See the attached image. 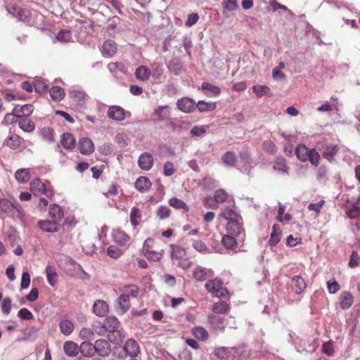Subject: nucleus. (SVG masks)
I'll list each match as a JSON object with an SVG mask.
<instances>
[{"label": "nucleus", "mask_w": 360, "mask_h": 360, "mask_svg": "<svg viewBox=\"0 0 360 360\" xmlns=\"http://www.w3.org/2000/svg\"><path fill=\"white\" fill-rule=\"evenodd\" d=\"M0 212L13 219H22L24 215L22 206L15 200L7 198H0Z\"/></svg>", "instance_id": "1"}, {"label": "nucleus", "mask_w": 360, "mask_h": 360, "mask_svg": "<svg viewBox=\"0 0 360 360\" xmlns=\"http://www.w3.org/2000/svg\"><path fill=\"white\" fill-rule=\"evenodd\" d=\"M207 290L217 297H224L228 291L223 288L222 282L218 278L210 280L205 285Z\"/></svg>", "instance_id": "2"}, {"label": "nucleus", "mask_w": 360, "mask_h": 360, "mask_svg": "<svg viewBox=\"0 0 360 360\" xmlns=\"http://www.w3.org/2000/svg\"><path fill=\"white\" fill-rule=\"evenodd\" d=\"M227 231L235 236H242L243 239L245 236V230L243 227V219L242 217L236 220H231L228 221L226 225Z\"/></svg>", "instance_id": "3"}, {"label": "nucleus", "mask_w": 360, "mask_h": 360, "mask_svg": "<svg viewBox=\"0 0 360 360\" xmlns=\"http://www.w3.org/2000/svg\"><path fill=\"white\" fill-rule=\"evenodd\" d=\"M176 105L181 111L186 113L191 112L195 109V102L188 97L178 99Z\"/></svg>", "instance_id": "4"}, {"label": "nucleus", "mask_w": 360, "mask_h": 360, "mask_svg": "<svg viewBox=\"0 0 360 360\" xmlns=\"http://www.w3.org/2000/svg\"><path fill=\"white\" fill-rule=\"evenodd\" d=\"M107 115L109 118L115 121H122L125 119L124 110L118 105H112L108 110Z\"/></svg>", "instance_id": "5"}, {"label": "nucleus", "mask_w": 360, "mask_h": 360, "mask_svg": "<svg viewBox=\"0 0 360 360\" xmlns=\"http://www.w3.org/2000/svg\"><path fill=\"white\" fill-rule=\"evenodd\" d=\"M95 352L99 356H108L110 353V346L108 342L103 339H99L94 344Z\"/></svg>", "instance_id": "6"}, {"label": "nucleus", "mask_w": 360, "mask_h": 360, "mask_svg": "<svg viewBox=\"0 0 360 360\" xmlns=\"http://www.w3.org/2000/svg\"><path fill=\"white\" fill-rule=\"evenodd\" d=\"M34 107L31 104L16 105L13 108V115L18 118L27 117L32 113Z\"/></svg>", "instance_id": "7"}, {"label": "nucleus", "mask_w": 360, "mask_h": 360, "mask_svg": "<svg viewBox=\"0 0 360 360\" xmlns=\"http://www.w3.org/2000/svg\"><path fill=\"white\" fill-rule=\"evenodd\" d=\"M123 349L125 354L130 356L131 357L136 356L140 351L137 342L133 339H129L126 342Z\"/></svg>", "instance_id": "8"}, {"label": "nucleus", "mask_w": 360, "mask_h": 360, "mask_svg": "<svg viewBox=\"0 0 360 360\" xmlns=\"http://www.w3.org/2000/svg\"><path fill=\"white\" fill-rule=\"evenodd\" d=\"M139 166L143 170H150L153 165V158L148 153H142L138 160Z\"/></svg>", "instance_id": "9"}, {"label": "nucleus", "mask_w": 360, "mask_h": 360, "mask_svg": "<svg viewBox=\"0 0 360 360\" xmlns=\"http://www.w3.org/2000/svg\"><path fill=\"white\" fill-rule=\"evenodd\" d=\"M150 241H151V240L150 238H148V239L146 240L144 242L143 248L144 255L146 257L147 259H150L152 261H154V262L159 261L162 257L163 250H161L160 252L150 250L148 248V243Z\"/></svg>", "instance_id": "10"}, {"label": "nucleus", "mask_w": 360, "mask_h": 360, "mask_svg": "<svg viewBox=\"0 0 360 360\" xmlns=\"http://www.w3.org/2000/svg\"><path fill=\"white\" fill-rule=\"evenodd\" d=\"M117 52V44L115 41L110 39H108L104 41L102 48L101 53L103 56L106 58L112 57Z\"/></svg>", "instance_id": "11"}, {"label": "nucleus", "mask_w": 360, "mask_h": 360, "mask_svg": "<svg viewBox=\"0 0 360 360\" xmlns=\"http://www.w3.org/2000/svg\"><path fill=\"white\" fill-rule=\"evenodd\" d=\"M79 149L82 154L89 155L94 152V146L89 138H82L79 141Z\"/></svg>", "instance_id": "12"}, {"label": "nucleus", "mask_w": 360, "mask_h": 360, "mask_svg": "<svg viewBox=\"0 0 360 360\" xmlns=\"http://www.w3.org/2000/svg\"><path fill=\"white\" fill-rule=\"evenodd\" d=\"M200 89L210 97L217 96L221 93V89L218 86L213 85L209 82H203Z\"/></svg>", "instance_id": "13"}, {"label": "nucleus", "mask_w": 360, "mask_h": 360, "mask_svg": "<svg viewBox=\"0 0 360 360\" xmlns=\"http://www.w3.org/2000/svg\"><path fill=\"white\" fill-rule=\"evenodd\" d=\"M38 226L40 229L46 233H56L58 231L57 222L49 220L39 221Z\"/></svg>", "instance_id": "14"}, {"label": "nucleus", "mask_w": 360, "mask_h": 360, "mask_svg": "<svg viewBox=\"0 0 360 360\" xmlns=\"http://www.w3.org/2000/svg\"><path fill=\"white\" fill-rule=\"evenodd\" d=\"M94 312L98 316H105L108 311V306L103 300H96L93 306Z\"/></svg>", "instance_id": "15"}, {"label": "nucleus", "mask_w": 360, "mask_h": 360, "mask_svg": "<svg viewBox=\"0 0 360 360\" xmlns=\"http://www.w3.org/2000/svg\"><path fill=\"white\" fill-rule=\"evenodd\" d=\"M135 188L141 193L148 191L151 187L150 179L146 176L139 177L135 182Z\"/></svg>", "instance_id": "16"}, {"label": "nucleus", "mask_w": 360, "mask_h": 360, "mask_svg": "<svg viewBox=\"0 0 360 360\" xmlns=\"http://www.w3.org/2000/svg\"><path fill=\"white\" fill-rule=\"evenodd\" d=\"M62 146L67 149H72L76 145V140L70 133H64L60 137Z\"/></svg>", "instance_id": "17"}, {"label": "nucleus", "mask_w": 360, "mask_h": 360, "mask_svg": "<svg viewBox=\"0 0 360 360\" xmlns=\"http://www.w3.org/2000/svg\"><path fill=\"white\" fill-rule=\"evenodd\" d=\"M167 68L169 71L175 75H179L184 70L181 62L178 58L171 60L167 64Z\"/></svg>", "instance_id": "18"}, {"label": "nucleus", "mask_w": 360, "mask_h": 360, "mask_svg": "<svg viewBox=\"0 0 360 360\" xmlns=\"http://www.w3.org/2000/svg\"><path fill=\"white\" fill-rule=\"evenodd\" d=\"M63 351L66 355L70 357H75L79 353V348L74 342L66 341L63 345Z\"/></svg>", "instance_id": "19"}, {"label": "nucleus", "mask_w": 360, "mask_h": 360, "mask_svg": "<svg viewBox=\"0 0 360 360\" xmlns=\"http://www.w3.org/2000/svg\"><path fill=\"white\" fill-rule=\"evenodd\" d=\"M354 302L353 295L347 291L343 292L340 295V307L342 309H349Z\"/></svg>", "instance_id": "20"}, {"label": "nucleus", "mask_w": 360, "mask_h": 360, "mask_svg": "<svg viewBox=\"0 0 360 360\" xmlns=\"http://www.w3.org/2000/svg\"><path fill=\"white\" fill-rule=\"evenodd\" d=\"M49 215L53 221L58 223L63 217V212L58 205H52L49 207Z\"/></svg>", "instance_id": "21"}, {"label": "nucleus", "mask_w": 360, "mask_h": 360, "mask_svg": "<svg viewBox=\"0 0 360 360\" xmlns=\"http://www.w3.org/2000/svg\"><path fill=\"white\" fill-rule=\"evenodd\" d=\"M309 153L310 149H308L304 144L298 145L295 149L297 158L303 162L308 161Z\"/></svg>", "instance_id": "22"}, {"label": "nucleus", "mask_w": 360, "mask_h": 360, "mask_svg": "<svg viewBox=\"0 0 360 360\" xmlns=\"http://www.w3.org/2000/svg\"><path fill=\"white\" fill-rule=\"evenodd\" d=\"M15 178L20 184L27 183L30 179V169L25 168L18 169L15 173Z\"/></svg>", "instance_id": "23"}, {"label": "nucleus", "mask_w": 360, "mask_h": 360, "mask_svg": "<svg viewBox=\"0 0 360 360\" xmlns=\"http://www.w3.org/2000/svg\"><path fill=\"white\" fill-rule=\"evenodd\" d=\"M79 350L84 356H92L95 354L94 345L89 341H84L80 345Z\"/></svg>", "instance_id": "24"}, {"label": "nucleus", "mask_w": 360, "mask_h": 360, "mask_svg": "<svg viewBox=\"0 0 360 360\" xmlns=\"http://www.w3.org/2000/svg\"><path fill=\"white\" fill-rule=\"evenodd\" d=\"M117 302L122 313H125L130 308V298L128 294L121 295Z\"/></svg>", "instance_id": "25"}, {"label": "nucleus", "mask_w": 360, "mask_h": 360, "mask_svg": "<svg viewBox=\"0 0 360 360\" xmlns=\"http://www.w3.org/2000/svg\"><path fill=\"white\" fill-rule=\"evenodd\" d=\"M274 171L283 174H288L289 167L286 165V161L283 158H277L274 165Z\"/></svg>", "instance_id": "26"}, {"label": "nucleus", "mask_w": 360, "mask_h": 360, "mask_svg": "<svg viewBox=\"0 0 360 360\" xmlns=\"http://www.w3.org/2000/svg\"><path fill=\"white\" fill-rule=\"evenodd\" d=\"M108 339L113 344L118 345L122 342L124 338V333L119 329L115 331H110L107 334Z\"/></svg>", "instance_id": "27"}, {"label": "nucleus", "mask_w": 360, "mask_h": 360, "mask_svg": "<svg viewBox=\"0 0 360 360\" xmlns=\"http://www.w3.org/2000/svg\"><path fill=\"white\" fill-rule=\"evenodd\" d=\"M295 292L297 294H301L306 288V283L303 278L300 276H295L292 278Z\"/></svg>", "instance_id": "28"}, {"label": "nucleus", "mask_w": 360, "mask_h": 360, "mask_svg": "<svg viewBox=\"0 0 360 360\" xmlns=\"http://www.w3.org/2000/svg\"><path fill=\"white\" fill-rule=\"evenodd\" d=\"M30 188L34 195L37 193L41 194L46 193L45 185L39 179H35L32 181L30 183Z\"/></svg>", "instance_id": "29"}, {"label": "nucleus", "mask_w": 360, "mask_h": 360, "mask_svg": "<svg viewBox=\"0 0 360 360\" xmlns=\"http://www.w3.org/2000/svg\"><path fill=\"white\" fill-rule=\"evenodd\" d=\"M150 70L146 66L141 65L138 67L135 72V75L139 80L146 81L150 78Z\"/></svg>", "instance_id": "30"}, {"label": "nucleus", "mask_w": 360, "mask_h": 360, "mask_svg": "<svg viewBox=\"0 0 360 360\" xmlns=\"http://www.w3.org/2000/svg\"><path fill=\"white\" fill-rule=\"evenodd\" d=\"M171 257L172 259H180L186 257V252L184 248L171 245Z\"/></svg>", "instance_id": "31"}, {"label": "nucleus", "mask_w": 360, "mask_h": 360, "mask_svg": "<svg viewBox=\"0 0 360 360\" xmlns=\"http://www.w3.org/2000/svg\"><path fill=\"white\" fill-rule=\"evenodd\" d=\"M108 333L120 328V321L115 316H110L104 321Z\"/></svg>", "instance_id": "32"}, {"label": "nucleus", "mask_w": 360, "mask_h": 360, "mask_svg": "<svg viewBox=\"0 0 360 360\" xmlns=\"http://www.w3.org/2000/svg\"><path fill=\"white\" fill-rule=\"evenodd\" d=\"M209 320L216 330L222 331L224 329V320L220 316L211 314L209 316Z\"/></svg>", "instance_id": "33"}, {"label": "nucleus", "mask_w": 360, "mask_h": 360, "mask_svg": "<svg viewBox=\"0 0 360 360\" xmlns=\"http://www.w3.org/2000/svg\"><path fill=\"white\" fill-rule=\"evenodd\" d=\"M60 332L65 335H70L74 330V324L72 321L65 319L62 320L59 324Z\"/></svg>", "instance_id": "34"}, {"label": "nucleus", "mask_w": 360, "mask_h": 360, "mask_svg": "<svg viewBox=\"0 0 360 360\" xmlns=\"http://www.w3.org/2000/svg\"><path fill=\"white\" fill-rule=\"evenodd\" d=\"M19 127L26 132H31L34 130L35 125L32 121L27 117H22L18 122Z\"/></svg>", "instance_id": "35"}, {"label": "nucleus", "mask_w": 360, "mask_h": 360, "mask_svg": "<svg viewBox=\"0 0 360 360\" xmlns=\"http://www.w3.org/2000/svg\"><path fill=\"white\" fill-rule=\"evenodd\" d=\"M195 108L200 112L212 111L217 108V104L214 102H205L201 100L195 103Z\"/></svg>", "instance_id": "36"}, {"label": "nucleus", "mask_w": 360, "mask_h": 360, "mask_svg": "<svg viewBox=\"0 0 360 360\" xmlns=\"http://www.w3.org/2000/svg\"><path fill=\"white\" fill-rule=\"evenodd\" d=\"M112 236L114 240L120 245H125L129 239L128 235L119 229L113 231Z\"/></svg>", "instance_id": "37"}, {"label": "nucleus", "mask_w": 360, "mask_h": 360, "mask_svg": "<svg viewBox=\"0 0 360 360\" xmlns=\"http://www.w3.org/2000/svg\"><path fill=\"white\" fill-rule=\"evenodd\" d=\"M46 273L48 283L50 285L54 286L56 283V278L58 276L56 269L52 266L48 265L46 268Z\"/></svg>", "instance_id": "38"}, {"label": "nucleus", "mask_w": 360, "mask_h": 360, "mask_svg": "<svg viewBox=\"0 0 360 360\" xmlns=\"http://www.w3.org/2000/svg\"><path fill=\"white\" fill-rule=\"evenodd\" d=\"M86 94L79 89H72L70 91V98L78 104L82 105V102L84 101L86 98Z\"/></svg>", "instance_id": "39"}, {"label": "nucleus", "mask_w": 360, "mask_h": 360, "mask_svg": "<svg viewBox=\"0 0 360 360\" xmlns=\"http://www.w3.org/2000/svg\"><path fill=\"white\" fill-rule=\"evenodd\" d=\"M168 202L171 207L176 210H183L185 212H188L189 210L188 205L183 200L176 198H170Z\"/></svg>", "instance_id": "40"}, {"label": "nucleus", "mask_w": 360, "mask_h": 360, "mask_svg": "<svg viewBox=\"0 0 360 360\" xmlns=\"http://www.w3.org/2000/svg\"><path fill=\"white\" fill-rule=\"evenodd\" d=\"M338 148L336 145L326 146L323 152V156L329 162L333 160L334 156L337 154Z\"/></svg>", "instance_id": "41"}, {"label": "nucleus", "mask_w": 360, "mask_h": 360, "mask_svg": "<svg viewBox=\"0 0 360 360\" xmlns=\"http://www.w3.org/2000/svg\"><path fill=\"white\" fill-rule=\"evenodd\" d=\"M50 96L53 100L60 101L65 96L64 90L60 86H53L49 90Z\"/></svg>", "instance_id": "42"}, {"label": "nucleus", "mask_w": 360, "mask_h": 360, "mask_svg": "<svg viewBox=\"0 0 360 360\" xmlns=\"http://www.w3.org/2000/svg\"><path fill=\"white\" fill-rule=\"evenodd\" d=\"M169 110L168 105L159 106L154 111V115L158 117L159 120H164L169 116Z\"/></svg>", "instance_id": "43"}, {"label": "nucleus", "mask_w": 360, "mask_h": 360, "mask_svg": "<svg viewBox=\"0 0 360 360\" xmlns=\"http://www.w3.org/2000/svg\"><path fill=\"white\" fill-rule=\"evenodd\" d=\"M221 243L227 249L233 250L237 247V241L236 238L229 235H225L221 239Z\"/></svg>", "instance_id": "44"}, {"label": "nucleus", "mask_w": 360, "mask_h": 360, "mask_svg": "<svg viewBox=\"0 0 360 360\" xmlns=\"http://www.w3.org/2000/svg\"><path fill=\"white\" fill-rule=\"evenodd\" d=\"M18 18L19 20L22 21L28 25L32 22V13L27 9H19L18 11Z\"/></svg>", "instance_id": "45"}, {"label": "nucleus", "mask_w": 360, "mask_h": 360, "mask_svg": "<svg viewBox=\"0 0 360 360\" xmlns=\"http://www.w3.org/2000/svg\"><path fill=\"white\" fill-rule=\"evenodd\" d=\"M233 348L229 349L225 347H217L214 350V354L221 359H224L228 358L230 354H231V352L233 350Z\"/></svg>", "instance_id": "46"}, {"label": "nucleus", "mask_w": 360, "mask_h": 360, "mask_svg": "<svg viewBox=\"0 0 360 360\" xmlns=\"http://www.w3.org/2000/svg\"><path fill=\"white\" fill-rule=\"evenodd\" d=\"M224 163L229 167H234L236 162V156L232 152L226 153L221 158Z\"/></svg>", "instance_id": "47"}, {"label": "nucleus", "mask_w": 360, "mask_h": 360, "mask_svg": "<svg viewBox=\"0 0 360 360\" xmlns=\"http://www.w3.org/2000/svg\"><path fill=\"white\" fill-rule=\"evenodd\" d=\"M285 67V63L283 62H280L278 65L273 69L272 71V77L274 79H280L281 80H284L285 79V75L281 72L283 69Z\"/></svg>", "instance_id": "48"}, {"label": "nucleus", "mask_w": 360, "mask_h": 360, "mask_svg": "<svg viewBox=\"0 0 360 360\" xmlns=\"http://www.w3.org/2000/svg\"><path fill=\"white\" fill-rule=\"evenodd\" d=\"M221 215L224 218L228 220V221H231V220H236L241 217L237 212H236L233 210L231 208H225L222 211Z\"/></svg>", "instance_id": "49"}, {"label": "nucleus", "mask_w": 360, "mask_h": 360, "mask_svg": "<svg viewBox=\"0 0 360 360\" xmlns=\"http://www.w3.org/2000/svg\"><path fill=\"white\" fill-rule=\"evenodd\" d=\"M92 329L94 334H96L98 335L102 336L105 335L106 333L108 334L106 326L104 322H94V323L92 326Z\"/></svg>", "instance_id": "50"}, {"label": "nucleus", "mask_w": 360, "mask_h": 360, "mask_svg": "<svg viewBox=\"0 0 360 360\" xmlns=\"http://www.w3.org/2000/svg\"><path fill=\"white\" fill-rule=\"evenodd\" d=\"M193 335L198 339L206 340L208 338L207 331L202 327H195L193 329Z\"/></svg>", "instance_id": "51"}, {"label": "nucleus", "mask_w": 360, "mask_h": 360, "mask_svg": "<svg viewBox=\"0 0 360 360\" xmlns=\"http://www.w3.org/2000/svg\"><path fill=\"white\" fill-rule=\"evenodd\" d=\"M252 89L258 97L266 96L270 94V88L266 85H255L252 87Z\"/></svg>", "instance_id": "52"}, {"label": "nucleus", "mask_w": 360, "mask_h": 360, "mask_svg": "<svg viewBox=\"0 0 360 360\" xmlns=\"http://www.w3.org/2000/svg\"><path fill=\"white\" fill-rule=\"evenodd\" d=\"M193 277L198 281H202L206 279V269L202 266H197L193 272Z\"/></svg>", "instance_id": "53"}, {"label": "nucleus", "mask_w": 360, "mask_h": 360, "mask_svg": "<svg viewBox=\"0 0 360 360\" xmlns=\"http://www.w3.org/2000/svg\"><path fill=\"white\" fill-rule=\"evenodd\" d=\"M141 212L140 210L134 207L131 208L130 212V221L134 226H137L140 223Z\"/></svg>", "instance_id": "54"}, {"label": "nucleus", "mask_w": 360, "mask_h": 360, "mask_svg": "<svg viewBox=\"0 0 360 360\" xmlns=\"http://www.w3.org/2000/svg\"><path fill=\"white\" fill-rule=\"evenodd\" d=\"M229 307L228 304L224 301L216 302L212 306V311L216 314H223L226 311Z\"/></svg>", "instance_id": "55"}, {"label": "nucleus", "mask_w": 360, "mask_h": 360, "mask_svg": "<svg viewBox=\"0 0 360 360\" xmlns=\"http://www.w3.org/2000/svg\"><path fill=\"white\" fill-rule=\"evenodd\" d=\"M320 158V155L315 149H310L308 160L312 165L317 167L319 165Z\"/></svg>", "instance_id": "56"}, {"label": "nucleus", "mask_w": 360, "mask_h": 360, "mask_svg": "<svg viewBox=\"0 0 360 360\" xmlns=\"http://www.w3.org/2000/svg\"><path fill=\"white\" fill-rule=\"evenodd\" d=\"M262 148L264 151L271 154H275L277 151V147L274 143L270 140L264 141Z\"/></svg>", "instance_id": "57"}, {"label": "nucleus", "mask_w": 360, "mask_h": 360, "mask_svg": "<svg viewBox=\"0 0 360 360\" xmlns=\"http://www.w3.org/2000/svg\"><path fill=\"white\" fill-rule=\"evenodd\" d=\"M79 337L84 340H91L94 338V333L93 329L88 328H83L79 333Z\"/></svg>", "instance_id": "58"}, {"label": "nucleus", "mask_w": 360, "mask_h": 360, "mask_svg": "<svg viewBox=\"0 0 360 360\" xmlns=\"http://www.w3.org/2000/svg\"><path fill=\"white\" fill-rule=\"evenodd\" d=\"M6 144L11 148L16 149L20 144L19 136L17 135H11L7 139Z\"/></svg>", "instance_id": "59"}, {"label": "nucleus", "mask_w": 360, "mask_h": 360, "mask_svg": "<svg viewBox=\"0 0 360 360\" xmlns=\"http://www.w3.org/2000/svg\"><path fill=\"white\" fill-rule=\"evenodd\" d=\"M170 212V209L168 207L160 205L157 210V214L160 219H165L169 217Z\"/></svg>", "instance_id": "60"}, {"label": "nucleus", "mask_w": 360, "mask_h": 360, "mask_svg": "<svg viewBox=\"0 0 360 360\" xmlns=\"http://www.w3.org/2000/svg\"><path fill=\"white\" fill-rule=\"evenodd\" d=\"M56 38L60 41L68 42L72 39L71 32L68 30H61L58 33Z\"/></svg>", "instance_id": "61"}, {"label": "nucleus", "mask_w": 360, "mask_h": 360, "mask_svg": "<svg viewBox=\"0 0 360 360\" xmlns=\"http://www.w3.org/2000/svg\"><path fill=\"white\" fill-rule=\"evenodd\" d=\"M107 254L110 257L117 259L122 255V250L115 245H110L108 248Z\"/></svg>", "instance_id": "62"}, {"label": "nucleus", "mask_w": 360, "mask_h": 360, "mask_svg": "<svg viewBox=\"0 0 360 360\" xmlns=\"http://www.w3.org/2000/svg\"><path fill=\"white\" fill-rule=\"evenodd\" d=\"M18 316L23 320H32L34 319L32 313L27 308H22L18 312Z\"/></svg>", "instance_id": "63"}, {"label": "nucleus", "mask_w": 360, "mask_h": 360, "mask_svg": "<svg viewBox=\"0 0 360 360\" xmlns=\"http://www.w3.org/2000/svg\"><path fill=\"white\" fill-rule=\"evenodd\" d=\"M347 214L350 219H358L360 217V207L356 205L352 206L347 210Z\"/></svg>", "instance_id": "64"}]
</instances>
